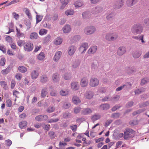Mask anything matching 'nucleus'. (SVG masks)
Masks as SVG:
<instances>
[{
  "label": "nucleus",
  "instance_id": "46",
  "mask_svg": "<svg viewBox=\"0 0 149 149\" xmlns=\"http://www.w3.org/2000/svg\"><path fill=\"white\" fill-rule=\"evenodd\" d=\"M0 50L3 53H5L6 52V49L5 46L3 45L0 44Z\"/></svg>",
  "mask_w": 149,
  "mask_h": 149
},
{
  "label": "nucleus",
  "instance_id": "59",
  "mask_svg": "<svg viewBox=\"0 0 149 149\" xmlns=\"http://www.w3.org/2000/svg\"><path fill=\"white\" fill-rule=\"evenodd\" d=\"M12 102L11 100L10 99H8L6 101V106L8 107H10L12 105Z\"/></svg>",
  "mask_w": 149,
  "mask_h": 149
},
{
  "label": "nucleus",
  "instance_id": "62",
  "mask_svg": "<svg viewBox=\"0 0 149 149\" xmlns=\"http://www.w3.org/2000/svg\"><path fill=\"white\" fill-rule=\"evenodd\" d=\"M42 117V115H40L36 116L35 119L37 121H42L43 120Z\"/></svg>",
  "mask_w": 149,
  "mask_h": 149
},
{
  "label": "nucleus",
  "instance_id": "52",
  "mask_svg": "<svg viewBox=\"0 0 149 149\" xmlns=\"http://www.w3.org/2000/svg\"><path fill=\"white\" fill-rule=\"evenodd\" d=\"M20 0H13L10 3H9L7 5L5 6H8L12 4H14L17 3Z\"/></svg>",
  "mask_w": 149,
  "mask_h": 149
},
{
  "label": "nucleus",
  "instance_id": "64",
  "mask_svg": "<svg viewBox=\"0 0 149 149\" xmlns=\"http://www.w3.org/2000/svg\"><path fill=\"white\" fill-rule=\"evenodd\" d=\"M125 86V88L126 89H128L130 88L132 86L131 83L130 82H128L126 83L125 84L123 85Z\"/></svg>",
  "mask_w": 149,
  "mask_h": 149
},
{
  "label": "nucleus",
  "instance_id": "33",
  "mask_svg": "<svg viewBox=\"0 0 149 149\" xmlns=\"http://www.w3.org/2000/svg\"><path fill=\"white\" fill-rule=\"evenodd\" d=\"M18 70L19 71L22 73H25L27 71V68L25 67L20 66L19 67Z\"/></svg>",
  "mask_w": 149,
  "mask_h": 149
},
{
  "label": "nucleus",
  "instance_id": "32",
  "mask_svg": "<svg viewBox=\"0 0 149 149\" xmlns=\"http://www.w3.org/2000/svg\"><path fill=\"white\" fill-rule=\"evenodd\" d=\"M74 13V11L72 9L67 10L65 12V14L67 16L73 15Z\"/></svg>",
  "mask_w": 149,
  "mask_h": 149
},
{
  "label": "nucleus",
  "instance_id": "30",
  "mask_svg": "<svg viewBox=\"0 0 149 149\" xmlns=\"http://www.w3.org/2000/svg\"><path fill=\"white\" fill-rule=\"evenodd\" d=\"M27 124V122L26 121H23L20 122L19 124V126L21 129H22L25 127Z\"/></svg>",
  "mask_w": 149,
  "mask_h": 149
},
{
  "label": "nucleus",
  "instance_id": "17",
  "mask_svg": "<svg viewBox=\"0 0 149 149\" xmlns=\"http://www.w3.org/2000/svg\"><path fill=\"white\" fill-rule=\"evenodd\" d=\"M92 112V111L89 108L84 109L81 111V113L84 115H88Z\"/></svg>",
  "mask_w": 149,
  "mask_h": 149
},
{
  "label": "nucleus",
  "instance_id": "44",
  "mask_svg": "<svg viewBox=\"0 0 149 149\" xmlns=\"http://www.w3.org/2000/svg\"><path fill=\"white\" fill-rule=\"evenodd\" d=\"M141 55V53L138 51H136L133 54V56L134 58H139Z\"/></svg>",
  "mask_w": 149,
  "mask_h": 149
},
{
  "label": "nucleus",
  "instance_id": "22",
  "mask_svg": "<svg viewBox=\"0 0 149 149\" xmlns=\"http://www.w3.org/2000/svg\"><path fill=\"white\" fill-rule=\"evenodd\" d=\"M39 75V73L36 70L33 71L31 73V76L33 79H36Z\"/></svg>",
  "mask_w": 149,
  "mask_h": 149
},
{
  "label": "nucleus",
  "instance_id": "20",
  "mask_svg": "<svg viewBox=\"0 0 149 149\" xmlns=\"http://www.w3.org/2000/svg\"><path fill=\"white\" fill-rule=\"evenodd\" d=\"M115 16V14L113 13H111L109 14H107L106 17V18L107 20L111 21L114 18Z\"/></svg>",
  "mask_w": 149,
  "mask_h": 149
},
{
  "label": "nucleus",
  "instance_id": "39",
  "mask_svg": "<svg viewBox=\"0 0 149 149\" xmlns=\"http://www.w3.org/2000/svg\"><path fill=\"white\" fill-rule=\"evenodd\" d=\"M75 7L78 8L81 7L83 5V3L81 1H78L76 2L74 4Z\"/></svg>",
  "mask_w": 149,
  "mask_h": 149
},
{
  "label": "nucleus",
  "instance_id": "5",
  "mask_svg": "<svg viewBox=\"0 0 149 149\" xmlns=\"http://www.w3.org/2000/svg\"><path fill=\"white\" fill-rule=\"evenodd\" d=\"M124 0H117L114 3L113 8L116 9H119L124 5Z\"/></svg>",
  "mask_w": 149,
  "mask_h": 149
},
{
  "label": "nucleus",
  "instance_id": "9",
  "mask_svg": "<svg viewBox=\"0 0 149 149\" xmlns=\"http://www.w3.org/2000/svg\"><path fill=\"white\" fill-rule=\"evenodd\" d=\"M126 52V48L124 46H121L119 47L117 50V53L119 56H121Z\"/></svg>",
  "mask_w": 149,
  "mask_h": 149
},
{
  "label": "nucleus",
  "instance_id": "63",
  "mask_svg": "<svg viewBox=\"0 0 149 149\" xmlns=\"http://www.w3.org/2000/svg\"><path fill=\"white\" fill-rule=\"evenodd\" d=\"M136 71V69L134 67H131L129 68L128 70V72L130 73L131 74L133 72Z\"/></svg>",
  "mask_w": 149,
  "mask_h": 149
},
{
  "label": "nucleus",
  "instance_id": "21",
  "mask_svg": "<svg viewBox=\"0 0 149 149\" xmlns=\"http://www.w3.org/2000/svg\"><path fill=\"white\" fill-rule=\"evenodd\" d=\"M63 41L62 39L59 37H57L55 38L54 40V43L56 45H60Z\"/></svg>",
  "mask_w": 149,
  "mask_h": 149
},
{
  "label": "nucleus",
  "instance_id": "23",
  "mask_svg": "<svg viewBox=\"0 0 149 149\" xmlns=\"http://www.w3.org/2000/svg\"><path fill=\"white\" fill-rule=\"evenodd\" d=\"M63 30L64 33H68L71 30L70 26L69 25H66L63 28Z\"/></svg>",
  "mask_w": 149,
  "mask_h": 149
},
{
  "label": "nucleus",
  "instance_id": "1",
  "mask_svg": "<svg viewBox=\"0 0 149 149\" xmlns=\"http://www.w3.org/2000/svg\"><path fill=\"white\" fill-rule=\"evenodd\" d=\"M131 30L132 33L135 35L140 34L143 31L142 25L139 24H134L132 26Z\"/></svg>",
  "mask_w": 149,
  "mask_h": 149
},
{
  "label": "nucleus",
  "instance_id": "38",
  "mask_svg": "<svg viewBox=\"0 0 149 149\" xmlns=\"http://www.w3.org/2000/svg\"><path fill=\"white\" fill-rule=\"evenodd\" d=\"M10 71V66H8L6 69L3 70L1 71V73L3 74H8Z\"/></svg>",
  "mask_w": 149,
  "mask_h": 149
},
{
  "label": "nucleus",
  "instance_id": "41",
  "mask_svg": "<svg viewBox=\"0 0 149 149\" xmlns=\"http://www.w3.org/2000/svg\"><path fill=\"white\" fill-rule=\"evenodd\" d=\"M0 85L5 90H6L7 88V83L5 81H1L0 82Z\"/></svg>",
  "mask_w": 149,
  "mask_h": 149
},
{
  "label": "nucleus",
  "instance_id": "28",
  "mask_svg": "<svg viewBox=\"0 0 149 149\" xmlns=\"http://www.w3.org/2000/svg\"><path fill=\"white\" fill-rule=\"evenodd\" d=\"M85 96L87 99H91L93 97V93L91 91H88L86 93Z\"/></svg>",
  "mask_w": 149,
  "mask_h": 149
},
{
  "label": "nucleus",
  "instance_id": "4",
  "mask_svg": "<svg viewBox=\"0 0 149 149\" xmlns=\"http://www.w3.org/2000/svg\"><path fill=\"white\" fill-rule=\"evenodd\" d=\"M25 51L30 52L32 51L33 48V44L31 42L29 41L25 42L23 45Z\"/></svg>",
  "mask_w": 149,
  "mask_h": 149
},
{
  "label": "nucleus",
  "instance_id": "7",
  "mask_svg": "<svg viewBox=\"0 0 149 149\" xmlns=\"http://www.w3.org/2000/svg\"><path fill=\"white\" fill-rule=\"evenodd\" d=\"M88 47V44L87 43H83L81 44L79 48L80 52L81 54L84 53Z\"/></svg>",
  "mask_w": 149,
  "mask_h": 149
},
{
  "label": "nucleus",
  "instance_id": "25",
  "mask_svg": "<svg viewBox=\"0 0 149 149\" xmlns=\"http://www.w3.org/2000/svg\"><path fill=\"white\" fill-rule=\"evenodd\" d=\"M100 107L102 110H107L109 109L110 106L109 104H104L101 105L100 106Z\"/></svg>",
  "mask_w": 149,
  "mask_h": 149
},
{
  "label": "nucleus",
  "instance_id": "35",
  "mask_svg": "<svg viewBox=\"0 0 149 149\" xmlns=\"http://www.w3.org/2000/svg\"><path fill=\"white\" fill-rule=\"evenodd\" d=\"M148 82H149V78L145 77L141 80V85H143Z\"/></svg>",
  "mask_w": 149,
  "mask_h": 149
},
{
  "label": "nucleus",
  "instance_id": "18",
  "mask_svg": "<svg viewBox=\"0 0 149 149\" xmlns=\"http://www.w3.org/2000/svg\"><path fill=\"white\" fill-rule=\"evenodd\" d=\"M52 80L54 82H57L59 81V75L57 73H55L53 74Z\"/></svg>",
  "mask_w": 149,
  "mask_h": 149
},
{
  "label": "nucleus",
  "instance_id": "43",
  "mask_svg": "<svg viewBox=\"0 0 149 149\" xmlns=\"http://www.w3.org/2000/svg\"><path fill=\"white\" fill-rule=\"evenodd\" d=\"M145 109H139L136 111L132 113V114L134 116H135L137 114H139L140 113L142 112H143L145 111Z\"/></svg>",
  "mask_w": 149,
  "mask_h": 149
},
{
  "label": "nucleus",
  "instance_id": "19",
  "mask_svg": "<svg viewBox=\"0 0 149 149\" xmlns=\"http://www.w3.org/2000/svg\"><path fill=\"white\" fill-rule=\"evenodd\" d=\"M137 1L138 0H127L126 4L128 6L131 7L136 3Z\"/></svg>",
  "mask_w": 149,
  "mask_h": 149
},
{
  "label": "nucleus",
  "instance_id": "40",
  "mask_svg": "<svg viewBox=\"0 0 149 149\" xmlns=\"http://www.w3.org/2000/svg\"><path fill=\"white\" fill-rule=\"evenodd\" d=\"M25 10V13L26 15L29 18L31 19L32 18V16L30 13V12L29 9L27 8H25L24 9Z\"/></svg>",
  "mask_w": 149,
  "mask_h": 149
},
{
  "label": "nucleus",
  "instance_id": "2",
  "mask_svg": "<svg viewBox=\"0 0 149 149\" xmlns=\"http://www.w3.org/2000/svg\"><path fill=\"white\" fill-rule=\"evenodd\" d=\"M96 30L95 27L91 26L86 27L84 29V33L86 35H90L94 33Z\"/></svg>",
  "mask_w": 149,
  "mask_h": 149
},
{
  "label": "nucleus",
  "instance_id": "49",
  "mask_svg": "<svg viewBox=\"0 0 149 149\" xmlns=\"http://www.w3.org/2000/svg\"><path fill=\"white\" fill-rule=\"evenodd\" d=\"M146 90V89L145 88H141L140 89H138L134 91L135 94H138L140 93L141 92L144 91Z\"/></svg>",
  "mask_w": 149,
  "mask_h": 149
},
{
  "label": "nucleus",
  "instance_id": "56",
  "mask_svg": "<svg viewBox=\"0 0 149 149\" xmlns=\"http://www.w3.org/2000/svg\"><path fill=\"white\" fill-rule=\"evenodd\" d=\"M120 98V96L118 95H116L111 99V101H118Z\"/></svg>",
  "mask_w": 149,
  "mask_h": 149
},
{
  "label": "nucleus",
  "instance_id": "34",
  "mask_svg": "<svg viewBox=\"0 0 149 149\" xmlns=\"http://www.w3.org/2000/svg\"><path fill=\"white\" fill-rule=\"evenodd\" d=\"M101 115L99 114H95L92 116L91 119L93 121H95L101 118Z\"/></svg>",
  "mask_w": 149,
  "mask_h": 149
},
{
  "label": "nucleus",
  "instance_id": "24",
  "mask_svg": "<svg viewBox=\"0 0 149 149\" xmlns=\"http://www.w3.org/2000/svg\"><path fill=\"white\" fill-rule=\"evenodd\" d=\"M40 81L42 83H45L48 81V79L47 75H44L40 77Z\"/></svg>",
  "mask_w": 149,
  "mask_h": 149
},
{
  "label": "nucleus",
  "instance_id": "55",
  "mask_svg": "<svg viewBox=\"0 0 149 149\" xmlns=\"http://www.w3.org/2000/svg\"><path fill=\"white\" fill-rule=\"evenodd\" d=\"M59 120V119L58 118H51L48 121V123H56Z\"/></svg>",
  "mask_w": 149,
  "mask_h": 149
},
{
  "label": "nucleus",
  "instance_id": "37",
  "mask_svg": "<svg viewBox=\"0 0 149 149\" xmlns=\"http://www.w3.org/2000/svg\"><path fill=\"white\" fill-rule=\"evenodd\" d=\"M72 100L73 103L75 104H77L80 102V100L76 96L73 97Z\"/></svg>",
  "mask_w": 149,
  "mask_h": 149
},
{
  "label": "nucleus",
  "instance_id": "58",
  "mask_svg": "<svg viewBox=\"0 0 149 149\" xmlns=\"http://www.w3.org/2000/svg\"><path fill=\"white\" fill-rule=\"evenodd\" d=\"M97 67V64H95L94 63H91V69L93 70H95Z\"/></svg>",
  "mask_w": 149,
  "mask_h": 149
},
{
  "label": "nucleus",
  "instance_id": "31",
  "mask_svg": "<svg viewBox=\"0 0 149 149\" xmlns=\"http://www.w3.org/2000/svg\"><path fill=\"white\" fill-rule=\"evenodd\" d=\"M45 57V54L44 52H40L38 55V58L40 61H42L44 59Z\"/></svg>",
  "mask_w": 149,
  "mask_h": 149
},
{
  "label": "nucleus",
  "instance_id": "15",
  "mask_svg": "<svg viewBox=\"0 0 149 149\" xmlns=\"http://www.w3.org/2000/svg\"><path fill=\"white\" fill-rule=\"evenodd\" d=\"M97 49V46L95 45L93 46L90 47L88 50L87 53L89 54H94L96 52Z\"/></svg>",
  "mask_w": 149,
  "mask_h": 149
},
{
  "label": "nucleus",
  "instance_id": "11",
  "mask_svg": "<svg viewBox=\"0 0 149 149\" xmlns=\"http://www.w3.org/2000/svg\"><path fill=\"white\" fill-rule=\"evenodd\" d=\"M102 8L100 6H97L93 8L92 13L93 14H98L102 11Z\"/></svg>",
  "mask_w": 149,
  "mask_h": 149
},
{
  "label": "nucleus",
  "instance_id": "10",
  "mask_svg": "<svg viewBox=\"0 0 149 149\" xmlns=\"http://www.w3.org/2000/svg\"><path fill=\"white\" fill-rule=\"evenodd\" d=\"M88 84V80L86 77H83L81 80L80 85L82 87L86 86Z\"/></svg>",
  "mask_w": 149,
  "mask_h": 149
},
{
  "label": "nucleus",
  "instance_id": "36",
  "mask_svg": "<svg viewBox=\"0 0 149 149\" xmlns=\"http://www.w3.org/2000/svg\"><path fill=\"white\" fill-rule=\"evenodd\" d=\"M51 36L50 35H48L43 40V42L45 43H48L51 39Z\"/></svg>",
  "mask_w": 149,
  "mask_h": 149
},
{
  "label": "nucleus",
  "instance_id": "27",
  "mask_svg": "<svg viewBox=\"0 0 149 149\" xmlns=\"http://www.w3.org/2000/svg\"><path fill=\"white\" fill-rule=\"evenodd\" d=\"M38 37V33L36 32L31 33L30 35V38L31 39H36Z\"/></svg>",
  "mask_w": 149,
  "mask_h": 149
},
{
  "label": "nucleus",
  "instance_id": "57",
  "mask_svg": "<svg viewBox=\"0 0 149 149\" xmlns=\"http://www.w3.org/2000/svg\"><path fill=\"white\" fill-rule=\"evenodd\" d=\"M81 38V37L79 35H76L74 36L73 38V40L74 41H77L79 40Z\"/></svg>",
  "mask_w": 149,
  "mask_h": 149
},
{
  "label": "nucleus",
  "instance_id": "47",
  "mask_svg": "<svg viewBox=\"0 0 149 149\" xmlns=\"http://www.w3.org/2000/svg\"><path fill=\"white\" fill-rule=\"evenodd\" d=\"M69 93V91L68 90L64 91L61 90L60 91V94L63 96H65L68 95Z\"/></svg>",
  "mask_w": 149,
  "mask_h": 149
},
{
  "label": "nucleus",
  "instance_id": "16",
  "mask_svg": "<svg viewBox=\"0 0 149 149\" xmlns=\"http://www.w3.org/2000/svg\"><path fill=\"white\" fill-rule=\"evenodd\" d=\"M71 86L73 90L76 91L79 89V84L77 82H73L71 84Z\"/></svg>",
  "mask_w": 149,
  "mask_h": 149
},
{
  "label": "nucleus",
  "instance_id": "14",
  "mask_svg": "<svg viewBox=\"0 0 149 149\" xmlns=\"http://www.w3.org/2000/svg\"><path fill=\"white\" fill-rule=\"evenodd\" d=\"M76 50V48L74 46H71L69 47L68 49V54L70 56L73 55Z\"/></svg>",
  "mask_w": 149,
  "mask_h": 149
},
{
  "label": "nucleus",
  "instance_id": "26",
  "mask_svg": "<svg viewBox=\"0 0 149 149\" xmlns=\"http://www.w3.org/2000/svg\"><path fill=\"white\" fill-rule=\"evenodd\" d=\"M47 91V88L46 87H44L42 89L41 95L42 97H44L46 96Z\"/></svg>",
  "mask_w": 149,
  "mask_h": 149
},
{
  "label": "nucleus",
  "instance_id": "61",
  "mask_svg": "<svg viewBox=\"0 0 149 149\" xmlns=\"http://www.w3.org/2000/svg\"><path fill=\"white\" fill-rule=\"evenodd\" d=\"M55 108L53 107H49L47 110V112L48 113L52 112L54 111Z\"/></svg>",
  "mask_w": 149,
  "mask_h": 149
},
{
  "label": "nucleus",
  "instance_id": "42",
  "mask_svg": "<svg viewBox=\"0 0 149 149\" xmlns=\"http://www.w3.org/2000/svg\"><path fill=\"white\" fill-rule=\"evenodd\" d=\"M47 32V30L44 29H41L39 31V34L41 36L46 34Z\"/></svg>",
  "mask_w": 149,
  "mask_h": 149
},
{
  "label": "nucleus",
  "instance_id": "60",
  "mask_svg": "<svg viewBox=\"0 0 149 149\" xmlns=\"http://www.w3.org/2000/svg\"><path fill=\"white\" fill-rule=\"evenodd\" d=\"M61 3H62V7H63V8L68 3V0L65 1L64 0H60Z\"/></svg>",
  "mask_w": 149,
  "mask_h": 149
},
{
  "label": "nucleus",
  "instance_id": "3",
  "mask_svg": "<svg viewBox=\"0 0 149 149\" xmlns=\"http://www.w3.org/2000/svg\"><path fill=\"white\" fill-rule=\"evenodd\" d=\"M118 37V35L115 33H107L105 36V39L109 41H113L116 40Z\"/></svg>",
  "mask_w": 149,
  "mask_h": 149
},
{
  "label": "nucleus",
  "instance_id": "6",
  "mask_svg": "<svg viewBox=\"0 0 149 149\" xmlns=\"http://www.w3.org/2000/svg\"><path fill=\"white\" fill-rule=\"evenodd\" d=\"M135 131H125L124 132V138L127 139L133 137L135 135Z\"/></svg>",
  "mask_w": 149,
  "mask_h": 149
},
{
  "label": "nucleus",
  "instance_id": "53",
  "mask_svg": "<svg viewBox=\"0 0 149 149\" xmlns=\"http://www.w3.org/2000/svg\"><path fill=\"white\" fill-rule=\"evenodd\" d=\"M138 121L136 120H131L129 122V124L131 126H134L138 124Z\"/></svg>",
  "mask_w": 149,
  "mask_h": 149
},
{
  "label": "nucleus",
  "instance_id": "51",
  "mask_svg": "<svg viewBox=\"0 0 149 149\" xmlns=\"http://www.w3.org/2000/svg\"><path fill=\"white\" fill-rule=\"evenodd\" d=\"M48 134L52 139L54 138L56 136L54 132L53 131H50L48 133Z\"/></svg>",
  "mask_w": 149,
  "mask_h": 149
},
{
  "label": "nucleus",
  "instance_id": "29",
  "mask_svg": "<svg viewBox=\"0 0 149 149\" xmlns=\"http://www.w3.org/2000/svg\"><path fill=\"white\" fill-rule=\"evenodd\" d=\"M71 77V74L70 71H68L67 73H65L63 75L64 79L66 80H68Z\"/></svg>",
  "mask_w": 149,
  "mask_h": 149
},
{
  "label": "nucleus",
  "instance_id": "13",
  "mask_svg": "<svg viewBox=\"0 0 149 149\" xmlns=\"http://www.w3.org/2000/svg\"><path fill=\"white\" fill-rule=\"evenodd\" d=\"M16 34L15 36L18 38L19 39L21 38H23L24 37V34L23 33L21 32L20 30L18 29L16 26Z\"/></svg>",
  "mask_w": 149,
  "mask_h": 149
},
{
  "label": "nucleus",
  "instance_id": "54",
  "mask_svg": "<svg viewBox=\"0 0 149 149\" xmlns=\"http://www.w3.org/2000/svg\"><path fill=\"white\" fill-rule=\"evenodd\" d=\"M6 60L5 58L3 57L1 58L0 61V64L2 66H4L5 64Z\"/></svg>",
  "mask_w": 149,
  "mask_h": 149
},
{
  "label": "nucleus",
  "instance_id": "8",
  "mask_svg": "<svg viewBox=\"0 0 149 149\" xmlns=\"http://www.w3.org/2000/svg\"><path fill=\"white\" fill-rule=\"evenodd\" d=\"M99 84V80L96 78H91L90 81L89 85L92 87H95Z\"/></svg>",
  "mask_w": 149,
  "mask_h": 149
},
{
  "label": "nucleus",
  "instance_id": "48",
  "mask_svg": "<svg viewBox=\"0 0 149 149\" xmlns=\"http://www.w3.org/2000/svg\"><path fill=\"white\" fill-rule=\"evenodd\" d=\"M42 18V16L36 15V24H38L40 22Z\"/></svg>",
  "mask_w": 149,
  "mask_h": 149
},
{
  "label": "nucleus",
  "instance_id": "50",
  "mask_svg": "<svg viewBox=\"0 0 149 149\" xmlns=\"http://www.w3.org/2000/svg\"><path fill=\"white\" fill-rule=\"evenodd\" d=\"M120 115V114L118 113H113L111 115V117L114 118H117L119 117Z\"/></svg>",
  "mask_w": 149,
  "mask_h": 149
},
{
  "label": "nucleus",
  "instance_id": "45",
  "mask_svg": "<svg viewBox=\"0 0 149 149\" xmlns=\"http://www.w3.org/2000/svg\"><path fill=\"white\" fill-rule=\"evenodd\" d=\"M79 65V61H76L72 63V66L73 68H75L78 67Z\"/></svg>",
  "mask_w": 149,
  "mask_h": 149
},
{
  "label": "nucleus",
  "instance_id": "12",
  "mask_svg": "<svg viewBox=\"0 0 149 149\" xmlns=\"http://www.w3.org/2000/svg\"><path fill=\"white\" fill-rule=\"evenodd\" d=\"M62 54V52L60 51L57 52L54 57L53 60L55 62L58 61L60 58Z\"/></svg>",
  "mask_w": 149,
  "mask_h": 149
}]
</instances>
